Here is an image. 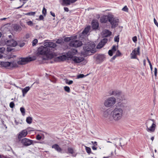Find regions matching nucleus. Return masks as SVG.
I'll return each mask as SVG.
<instances>
[{
	"label": "nucleus",
	"instance_id": "nucleus-3",
	"mask_svg": "<svg viewBox=\"0 0 158 158\" xmlns=\"http://www.w3.org/2000/svg\"><path fill=\"white\" fill-rule=\"evenodd\" d=\"M95 44L93 43H89L83 47V50L81 52V54L85 56L90 55L89 53H94L96 51Z\"/></svg>",
	"mask_w": 158,
	"mask_h": 158
},
{
	"label": "nucleus",
	"instance_id": "nucleus-55",
	"mask_svg": "<svg viewBox=\"0 0 158 158\" xmlns=\"http://www.w3.org/2000/svg\"><path fill=\"white\" fill-rule=\"evenodd\" d=\"M157 69L156 68H155L154 69V74L155 77H156L157 76Z\"/></svg>",
	"mask_w": 158,
	"mask_h": 158
},
{
	"label": "nucleus",
	"instance_id": "nucleus-29",
	"mask_svg": "<svg viewBox=\"0 0 158 158\" xmlns=\"http://www.w3.org/2000/svg\"><path fill=\"white\" fill-rule=\"evenodd\" d=\"M63 2L66 5H69L71 3H73L72 2V0H63Z\"/></svg>",
	"mask_w": 158,
	"mask_h": 158
},
{
	"label": "nucleus",
	"instance_id": "nucleus-11",
	"mask_svg": "<svg viewBox=\"0 0 158 158\" xmlns=\"http://www.w3.org/2000/svg\"><path fill=\"white\" fill-rule=\"evenodd\" d=\"M140 54V47H138L135 48L131 54V59H137V56Z\"/></svg>",
	"mask_w": 158,
	"mask_h": 158
},
{
	"label": "nucleus",
	"instance_id": "nucleus-26",
	"mask_svg": "<svg viewBox=\"0 0 158 158\" xmlns=\"http://www.w3.org/2000/svg\"><path fill=\"white\" fill-rule=\"evenodd\" d=\"M30 87L29 86L26 87L24 89H22V92L23 93V96L24 97L25 95L27 93V92L30 90Z\"/></svg>",
	"mask_w": 158,
	"mask_h": 158
},
{
	"label": "nucleus",
	"instance_id": "nucleus-63",
	"mask_svg": "<svg viewBox=\"0 0 158 158\" xmlns=\"http://www.w3.org/2000/svg\"><path fill=\"white\" fill-rule=\"evenodd\" d=\"M147 60L148 61V62L149 64H151V62H150L149 59H148V57H147Z\"/></svg>",
	"mask_w": 158,
	"mask_h": 158
},
{
	"label": "nucleus",
	"instance_id": "nucleus-48",
	"mask_svg": "<svg viewBox=\"0 0 158 158\" xmlns=\"http://www.w3.org/2000/svg\"><path fill=\"white\" fill-rule=\"evenodd\" d=\"M15 106V104L13 102H11L10 104V106L11 108H13Z\"/></svg>",
	"mask_w": 158,
	"mask_h": 158
},
{
	"label": "nucleus",
	"instance_id": "nucleus-59",
	"mask_svg": "<svg viewBox=\"0 0 158 158\" xmlns=\"http://www.w3.org/2000/svg\"><path fill=\"white\" fill-rule=\"evenodd\" d=\"M56 43L58 44H60L62 42V41L61 40H57L56 41Z\"/></svg>",
	"mask_w": 158,
	"mask_h": 158
},
{
	"label": "nucleus",
	"instance_id": "nucleus-4",
	"mask_svg": "<svg viewBox=\"0 0 158 158\" xmlns=\"http://www.w3.org/2000/svg\"><path fill=\"white\" fill-rule=\"evenodd\" d=\"M107 142L109 143V144H108V146L109 147V148L106 151V153L107 155L106 156H104L103 158H109L111 157L113 155V150L112 147L114 145L116 147L117 146V145H119L121 147H122L124 145H122L121 143L119 142V141H117L116 142H114L112 143L111 142L107 141Z\"/></svg>",
	"mask_w": 158,
	"mask_h": 158
},
{
	"label": "nucleus",
	"instance_id": "nucleus-25",
	"mask_svg": "<svg viewBox=\"0 0 158 158\" xmlns=\"http://www.w3.org/2000/svg\"><path fill=\"white\" fill-rule=\"evenodd\" d=\"M92 24L93 29H96L98 28V23L97 21L93 20Z\"/></svg>",
	"mask_w": 158,
	"mask_h": 158
},
{
	"label": "nucleus",
	"instance_id": "nucleus-53",
	"mask_svg": "<svg viewBox=\"0 0 158 158\" xmlns=\"http://www.w3.org/2000/svg\"><path fill=\"white\" fill-rule=\"evenodd\" d=\"M30 37V35L29 34H26L24 36V37L26 39H28L29 38V37Z\"/></svg>",
	"mask_w": 158,
	"mask_h": 158
},
{
	"label": "nucleus",
	"instance_id": "nucleus-47",
	"mask_svg": "<svg viewBox=\"0 0 158 158\" xmlns=\"http://www.w3.org/2000/svg\"><path fill=\"white\" fill-rule=\"evenodd\" d=\"M116 55L117 56H120L121 55V53L119 50H118L116 52Z\"/></svg>",
	"mask_w": 158,
	"mask_h": 158
},
{
	"label": "nucleus",
	"instance_id": "nucleus-16",
	"mask_svg": "<svg viewBox=\"0 0 158 158\" xmlns=\"http://www.w3.org/2000/svg\"><path fill=\"white\" fill-rule=\"evenodd\" d=\"M77 52V51L76 49H72L71 50L67 53V56L69 58H72L73 56L75 55Z\"/></svg>",
	"mask_w": 158,
	"mask_h": 158
},
{
	"label": "nucleus",
	"instance_id": "nucleus-8",
	"mask_svg": "<svg viewBox=\"0 0 158 158\" xmlns=\"http://www.w3.org/2000/svg\"><path fill=\"white\" fill-rule=\"evenodd\" d=\"M0 43L2 45L6 44L8 46L13 47H15L17 44V42L13 40H2Z\"/></svg>",
	"mask_w": 158,
	"mask_h": 158
},
{
	"label": "nucleus",
	"instance_id": "nucleus-20",
	"mask_svg": "<svg viewBox=\"0 0 158 158\" xmlns=\"http://www.w3.org/2000/svg\"><path fill=\"white\" fill-rule=\"evenodd\" d=\"M120 91L115 90H111L109 91V93L110 95H113L117 96L119 93Z\"/></svg>",
	"mask_w": 158,
	"mask_h": 158
},
{
	"label": "nucleus",
	"instance_id": "nucleus-52",
	"mask_svg": "<svg viewBox=\"0 0 158 158\" xmlns=\"http://www.w3.org/2000/svg\"><path fill=\"white\" fill-rule=\"evenodd\" d=\"M27 24L29 26H32L33 25V23L31 21H29L27 22Z\"/></svg>",
	"mask_w": 158,
	"mask_h": 158
},
{
	"label": "nucleus",
	"instance_id": "nucleus-13",
	"mask_svg": "<svg viewBox=\"0 0 158 158\" xmlns=\"http://www.w3.org/2000/svg\"><path fill=\"white\" fill-rule=\"evenodd\" d=\"M82 44V42L80 41L73 40L71 41L70 46L72 47H78Z\"/></svg>",
	"mask_w": 158,
	"mask_h": 158
},
{
	"label": "nucleus",
	"instance_id": "nucleus-54",
	"mask_svg": "<svg viewBox=\"0 0 158 158\" xmlns=\"http://www.w3.org/2000/svg\"><path fill=\"white\" fill-rule=\"evenodd\" d=\"M41 136L40 135H38L36 136V139L38 140H40L41 139Z\"/></svg>",
	"mask_w": 158,
	"mask_h": 158
},
{
	"label": "nucleus",
	"instance_id": "nucleus-41",
	"mask_svg": "<svg viewBox=\"0 0 158 158\" xmlns=\"http://www.w3.org/2000/svg\"><path fill=\"white\" fill-rule=\"evenodd\" d=\"M122 10L124 11L128 12V9L126 6H125L122 9Z\"/></svg>",
	"mask_w": 158,
	"mask_h": 158
},
{
	"label": "nucleus",
	"instance_id": "nucleus-64",
	"mask_svg": "<svg viewBox=\"0 0 158 158\" xmlns=\"http://www.w3.org/2000/svg\"><path fill=\"white\" fill-rule=\"evenodd\" d=\"M143 65L145 66L146 65V60L144 59L143 60Z\"/></svg>",
	"mask_w": 158,
	"mask_h": 158
},
{
	"label": "nucleus",
	"instance_id": "nucleus-57",
	"mask_svg": "<svg viewBox=\"0 0 158 158\" xmlns=\"http://www.w3.org/2000/svg\"><path fill=\"white\" fill-rule=\"evenodd\" d=\"M25 43H22L19 44V45L21 47H23L25 45Z\"/></svg>",
	"mask_w": 158,
	"mask_h": 158
},
{
	"label": "nucleus",
	"instance_id": "nucleus-45",
	"mask_svg": "<svg viewBox=\"0 0 158 158\" xmlns=\"http://www.w3.org/2000/svg\"><path fill=\"white\" fill-rule=\"evenodd\" d=\"M117 47L115 46H113L112 49H111L113 52H114L115 51H116Z\"/></svg>",
	"mask_w": 158,
	"mask_h": 158
},
{
	"label": "nucleus",
	"instance_id": "nucleus-44",
	"mask_svg": "<svg viewBox=\"0 0 158 158\" xmlns=\"http://www.w3.org/2000/svg\"><path fill=\"white\" fill-rule=\"evenodd\" d=\"M5 50V48L4 47H2L0 48V52L1 53H3Z\"/></svg>",
	"mask_w": 158,
	"mask_h": 158
},
{
	"label": "nucleus",
	"instance_id": "nucleus-50",
	"mask_svg": "<svg viewBox=\"0 0 158 158\" xmlns=\"http://www.w3.org/2000/svg\"><path fill=\"white\" fill-rule=\"evenodd\" d=\"M113 53H114L113 51L111 50H110L108 52V54L110 56H112L113 55Z\"/></svg>",
	"mask_w": 158,
	"mask_h": 158
},
{
	"label": "nucleus",
	"instance_id": "nucleus-24",
	"mask_svg": "<svg viewBox=\"0 0 158 158\" xmlns=\"http://www.w3.org/2000/svg\"><path fill=\"white\" fill-rule=\"evenodd\" d=\"M77 38V36L76 35L71 36V37H67L65 38L64 39V41L65 42H67L69 41H72L73 40H76Z\"/></svg>",
	"mask_w": 158,
	"mask_h": 158
},
{
	"label": "nucleus",
	"instance_id": "nucleus-33",
	"mask_svg": "<svg viewBox=\"0 0 158 158\" xmlns=\"http://www.w3.org/2000/svg\"><path fill=\"white\" fill-rule=\"evenodd\" d=\"M10 67L15 68L18 67L17 64L14 61L10 62Z\"/></svg>",
	"mask_w": 158,
	"mask_h": 158
},
{
	"label": "nucleus",
	"instance_id": "nucleus-31",
	"mask_svg": "<svg viewBox=\"0 0 158 158\" xmlns=\"http://www.w3.org/2000/svg\"><path fill=\"white\" fill-rule=\"evenodd\" d=\"M57 58L60 61H64L66 60L67 57L65 55H62L58 57Z\"/></svg>",
	"mask_w": 158,
	"mask_h": 158
},
{
	"label": "nucleus",
	"instance_id": "nucleus-62",
	"mask_svg": "<svg viewBox=\"0 0 158 158\" xmlns=\"http://www.w3.org/2000/svg\"><path fill=\"white\" fill-rule=\"evenodd\" d=\"M117 56L115 55L112 58V59L113 60H114L115 59Z\"/></svg>",
	"mask_w": 158,
	"mask_h": 158
},
{
	"label": "nucleus",
	"instance_id": "nucleus-23",
	"mask_svg": "<svg viewBox=\"0 0 158 158\" xmlns=\"http://www.w3.org/2000/svg\"><path fill=\"white\" fill-rule=\"evenodd\" d=\"M102 33L103 36L106 37L110 35L111 32L109 30L105 29L103 31Z\"/></svg>",
	"mask_w": 158,
	"mask_h": 158
},
{
	"label": "nucleus",
	"instance_id": "nucleus-46",
	"mask_svg": "<svg viewBox=\"0 0 158 158\" xmlns=\"http://www.w3.org/2000/svg\"><path fill=\"white\" fill-rule=\"evenodd\" d=\"M85 76L83 74H80L77 76V78H80L83 77Z\"/></svg>",
	"mask_w": 158,
	"mask_h": 158
},
{
	"label": "nucleus",
	"instance_id": "nucleus-12",
	"mask_svg": "<svg viewBox=\"0 0 158 158\" xmlns=\"http://www.w3.org/2000/svg\"><path fill=\"white\" fill-rule=\"evenodd\" d=\"M32 60V58L31 57L25 58H22L18 61L17 63L19 64L23 65Z\"/></svg>",
	"mask_w": 158,
	"mask_h": 158
},
{
	"label": "nucleus",
	"instance_id": "nucleus-56",
	"mask_svg": "<svg viewBox=\"0 0 158 158\" xmlns=\"http://www.w3.org/2000/svg\"><path fill=\"white\" fill-rule=\"evenodd\" d=\"M154 21L155 25L158 27V23L155 18L154 19Z\"/></svg>",
	"mask_w": 158,
	"mask_h": 158
},
{
	"label": "nucleus",
	"instance_id": "nucleus-36",
	"mask_svg": "<svg viewBox=\"0 0 158 158\" xmlns=\"http://www.w3.org/2000/svg\"><path fill=\"white\" fill-rule=\"evenodd\" d=\"M85 148L86 151L89 154L91 152V150L90 148L86 146H85Z\"/></svg>",
	"mask_w": 158,
	"mask_h": 158
},
{
	"label": "nucleus",
	"instance_id": "nucleus-40",
	"mask_svg": "<svg viewBox=\"0 0 158 158\" xmlns=\"http://www.w3.org/2000/svg\"><path fill=\"white\" fill-rule=\"evenodd\" d=\"M35 14V12H32L26 14L25 15H34Z\"/></svg>",
	"mask_w": 158,
	"mask_h": 158
},
{
	"label": "nucleus",
	"instance_id": "nucleus-60",
	"mask_svg": "<svg viewBox=\"0 0 158 158\" xmlns=\"http://www.w3.org/2000/svg\"><path fill=\"white\" fill-rule=\"evenodd\" d=\"M64 10L68 12L69 11V9L67 7H64Z\"/></svg>",
	"mask_w": 158,
	"mask_h": 158
},
{
	"label": "nucleus",
	"instance_id": "nucleus-18",
	"mask_svg": "<svg viewBox=\"0 0 158 158\" xmlns=\"http://www.w3.org/2000/svg\"><path fill=\"white\" fill-rule=\"evenodd\" d=\"M107 41V40L106 39H104L102 40L97 46V48L100 49L102 48L104 46Z\"/></svg>",
	"mask_w": 158,
	"mask_h": 158
},
{
	"label": "nucleus",
	"instance_id": "nucleus-37",
	"mask_svg": "<svg viewBox=\"0 0 158 158\" xmlns=\"http://www.w3.org/2000/svg\"><path fill=\"white\" fill-rule=\"evenodd\" d=\"M65 82L66 84H67L68 85H71L73 83V81L72 80L69 81L68 79H66L65 80Z\"/></svg>",
	"mask_w": 158,
	"mask_h": 158
},
{
	"label": "nucleus",
	"instance_id": "nucleus-42",
	"mask_svg": "<svg viewBox=\"0 0 158 158\" xmlns=\"http://www.w3.org/2000/svg\"><path fill=\"white\" fill-rule=\"evenodd\" d=\"M114 40L115 42H118L119 41V36H115L114 38Z\"/></svg>",
	"mask_w": 158,
	"mask_h": 158
},
{
	"label": "nucleus",
	"instance_id": "nucleus-10",
	"mask_svg": "<svg viewBox=\"0 0 158 158\" xmlns=\"http://www.w3.org/2000/svg\"><path fill=\"white\" fill-rule=\"evenodd\" d=\"M109 18L112 27H115L118 25L119 20L117 18H114L113 15H111Z\"/></svg>",
	"mask_w": 158,
	"mask_h": 158
},
{
	"label": "nucleus",
	"instance_id": "nucleus-17",
	"mask_svg": "<svg viewBox=\"0 0 158 158\" xmlns=\"http://www.w3.org/2000/svg\"><path fill=\"white\" fill-rule=\"evenodd\" d=\"M73 60L76 63H79L81 62L84 60V58L83 57H79L77 56H74L72 58Z\"/></svg>",
	"mask_w": 158,
	"mask_h": 158
},
{
	"label": "nucleus",
	"instance_id": "nucleus-9",
	"mask_svg": "<svg viewBox=\"0 0 158 158\" xmlns=\"http://www.w3.org/2000/svg\"><path fill=\"white\" fill-rule=\"evenodd\" d=\"M103 117L107 120L110 121L113 120L112 111H111L109 109H106L104 111Z\"/></svg>",
	"mask_w": 158,
	"mask_h": 158
},
{
	"label": "nucleus",
	"instance_id": "nucleus-19",
	"mask_svg": "<svg viewBox=\"0 0 158 158\" xmlns=\"http://www.w3.org/2000/svg\"><path fill=\"white\" fill-rule=\"evenodd\" d=\"M110 15H105L101 17L100 18V20L101 22L102 23H106L108 20L109 21V17L110 16Z\"/></svg>",
	"mask_w": 158,
	"mask_h": 158
},
{
	"label": "nucleus",
	"instance_id": "nucleus-7",
	"mask_svg": "<svg viewBox=\"0 0 158 158\" xmlns=\"http://www.w3.org/2000/svg\"><path fill=\"white\" fill-rule=\"evenodd\" d=\"M146 130L148 131L154 132L156 127L154 120L150 119L148 120L146 123Z\"/></svg>",
	"mask_w": 158,
	"mask_h": 158
},
{
	"label": "nucleus",
	"instance_id": "nucleus-39",
	"mask_svg": "<svg viewBox=\"0 0 158 158\" xmlns=\"http://www.w3.org/2000/svg\"><path fill=\"white\" fill-rule=\"evenodd\" d=\"M64 90L67 92L69 93L70 92V89L69 87L67 86H66L64 87Z\"/></svg>",
	"mask_w": 158,
	"mask_h": 158
},
{
	"label": "nucleus",
	"instance_id": "nucleus-38",
	"mask_svg": "<svg viewBox=\"0 0 158 158\" xmlns=\"http://www.w3.org/2000/svg\"><path fill=\"white\" fill-rule=\"evenodd\" d=\"M37 43L38 40L37 39H34L32 42V46H35Z\"/></svg>",
	"mask_w": 158,
	"mask_h": 158
},
{
	"label": "nucleus",
	"instance_id": "nucleus-58",
	"mask_svg": "<svg viewBox=\"0 0 158 158\" xmlns=\"http://www.w3.org/2000/svg\"><path fill=\"white\" fill-rule=\"evenodd\" d=\"M44 19V17L43 16H42V15H40V16H39V19H40V20H43Z\"/></svg>",
	"mask_w": 158,
	"mask_h": 158
},
{
	"label": "nucleus",
	"instance_id": "nucleus-5",
	"mask_svg": "<svg viewBox=\"0 0 158 158\" xmlns=\"http://www.w3.org/2000/svg\"><path fill=\"white\" fill-rule=\"evenodd\" d=\"M117 97V102L118 106L121 107H125L127 102V101L125 95L120 91Z\"/></svg>",
	"mask_w": 158,
	"mask_h": 158
},
{
	"label": "nucleus",
	"instance_id": "nucleus-6",
	"mask_svg": "<svg viewBox=\"0 0 158 158\" xmlns=\"http://www.w3.org/2000/svg\"><path fill=\"white\" fill-rule=\"evenodd\" d=\"M116 102V99L114 97H110L107 98L105 101L104 105L107 108L112 107L113 106Z\"/></svg>",
	"mask_w": 158,
	"mask_h": 158
},
{
	"label": "nucleus",
	"instance_id": "nucleus-14",
	"mask_svg": "<svg viewBox=\"0 0 158 158\" xmlns=\"http://www.w3.org/2000/svg\"><path fill=\"white\" fill-rule=\"evenodd\" d=\"M33 140L24 138L21 140V142L25 146H28L33 144Z\"/></svg>",
	"mask_w": 158,
	"mask_h": 158
},
{
	"label": "nucleus",
	"instance_id": "nucleus-34",
	"mask_svg": "<svg viewBox=\"0 0 158 158\" xmlns=\"http://www.w3.org/2000/svg\"><path fill=\"white\" fill-rule=\"evenodd\" d=\"M68 152L69 153L73 154L74 153V150L72 148L69 147L68 148Z\"/></svg>",
	"mask_w": 158,
	"mask_h": 158
},
{
	"label": "nucleus",
	"instance_id": "nucleus-15",
	"mask_svg": "<svg viewBox=\"0 0 158 158\" xmlns=\"http://www.w3.org/2000/svg\"><path fill=\"white\" fill-rule=\"evenodd\" d=\"M27 134V131L25 129L22 131L18 135V138L20 139L22 138L25 137Z\"/></svg>",
	"mask_w": 158,
	"mask_h": 158
},
{
	"label": "nucleus",
	"instance_id": "nucleus-21",
	"mask_svg": "<svg viewBox=\"0 0 158 158\" xmlns=\"http://www.w3.org/2000/svg\"><path fill=\"white\" fill-rule=\"evenodd\" d=\"M105 58V57L103 55H98L96 57L97 61H98L99 62L103 61Z\"/></svg>",
	"mask_w": 158,
	"mask_h": 158
},
{
	"label": "nucleus",
	"instance_id": "nucleus-51",
	"mask_svg": "<svg viewBox=\"0 0 158 158\" xmlns=\"http://www.w3.org/2000/svg\"><path fill=\"white\" fill-rule=\"evenodd\" d=\"M6 50L8 52H11L13 50V49L10 47H8L7 48Z\"/></svg>",
	"mask_w": 158,
	"mask_h": 158
},
{
	"label": "nucleus",
	"instance_id": "nucleus-27",
	"mask_svg": "<svg viewBox=\"0 0 158 158\" xmlns=\"http://www.w3.org/2000/svg\"><path fill=\"white\" fill-rule=\"evenodd\" d=\"M52 148H54L58 152H61L62 151V149L59 146L56 144L53 145Z\"/></svg>",
	"mask_w": 158,
	"mask_h": 158
},
{
	"label": "nucleus",
	"instance_id": "nucleus-61",
	"mask_svg": "<svg viewBox=\"0 0 158 158\" xmlns=\"http://www.w3.org/2000/svg\"><path fill=\"white\" fill-rule=\"evenodd\" d=\"M50 13L51 15L54 17H55V14L53 13H52V11L50 12Z\"/></svg>",
	"mask_w": 158,
	"mask_h": 158
},
{
	"label": "nucleus",
	"instance_id": "nucleus-35",
	"mask_svg": "<svg viewBox=\"0 0 158 158\" xmlns=\"http://www.w3.org/2000/svg\"><path fill=\"white\" fill-rule=\"evenodd\" d=\"M20 110L22 113L23 116H24L25 114V110L23 107H21L20 108Z\"/></svg>",
	"mask_w": 158,
	"mask_h": 158
},
{
	"label": "nucleus",
	"instance_id": "nucleus-28",
	"mask_svg": "<svg viewBox=\"0 0 158 158\" xmlns=\"http://www.w3.org/2000/svg\"><path fill=\"white\" fill-rule=\"evenodd\" d=\"M90 28V26H88L85 28L84 30L82 32V34L84 35L87 34L89 31Z\"/></svg>",
	"mask_w": 158,
	"mask_h": 158
},
{
	"label": "nucleus",
	"instance_id": "nucleus-1",
	"mask_svg": "<svg viewBox=\"0 0 158 158\" xmlns=\"http://www.w3.org/2000/svg\"><path fill=\"white\" fill-rule=\"evenodd\" d=\"M44 46H41L37 50V54L44 55L43 60H46L51 59L55 56L54 53L53 52V49L56 47V44L53 42H45L44 44Z\"/></svg>",
	"mask_w": 158,
	"mask_h": 158
},
{
	"label": "nucleus",
	"instance_id": "nucleus-43",
	"mask_svg": "<svg viewBox=\"0 0 158 158\" xmlns=\"http://www.w3.org/2000/svg\"><path fill=\"white\" fill-rule=\"evenodd\" d=\"M133 41L135 43H136L137 41V37L136 36H135L133 37L132 38Z\"/></svg>",
	"mask_w": 158,
	"mask_h": 158
},
{
	"label": "nucleus",
	"instance_id": "nucleus-22",
	"mask_svg": "<svg viewBox=\"0 0 158 158\" xmlns=\"http://www.w3.org/2000/svg\"><path fill=\"white\" fill-rule=\"evenodd\" d=\"M0 65L2 67L7 68L10 67V62H0Z\"/></svg>",
	"mask_w": 158,
	"mask_h": 158
},
{
	"label": "nucleus",
	"instance_id": "nucleus-30",
	"mask_svg": "<svg viewBox=\"0 0 158 158\" xmlns=\"http://www.w3.org/2000/svg\"><path fill=\"white\" fill-rule=\"evenodd\" d=\"M14 28L16 31H21L22 30L21 27L17 24H15L14 26Z\"/></svg>",
	"mask_w": 158,
	"mask_h": 158
},
{
	"label": "nucleus",
	"instance_id": "nucleus-32",
	"mask_svg": "<svg viewBox=\"0 0 158 158\" xmlns=\"http://www.w3.org/2000/svg\"><path fill=\"white\" fill-rule=\"evenodd\" d=\"M32 118L31 117H28L27 118L26 121L27 123L29 124H31L32 122Z\"/></svg>",
	"mask_w": 158,
	"mask_h": 158
},
{
	"label": "nucleus",
	"instance_id": "nucleus-49",
	"mask_svg": "<svg viewBox=\"0 0 158 158\" xmlns=\"http://www.w3.org/2000/svg\"><path fill=\"white\" fill-rule=\"evenodd\" d=\"M43 14L44 15H46V10L45 7H44L42 10Z\"/></svg>",
	"mask_w": 158,
	"mask_h": 158
},
{
	"label": "nucleus",
	"instance_id": "nucleus-2",
	"mask_svg": "<svg viewBox=\"0 0 158 158\" xmlns=\"http://www.w3.org/2000/svg\"><path fill=\"white\" fill-rule=\"evenodd\" d=\"M123 108L118 106L115 107L112 111L113 120L117 122L122 119L124 113Z\"/></svg>",
	"mask_w": 158,
	"mask_h": 158
}]
</instances>
